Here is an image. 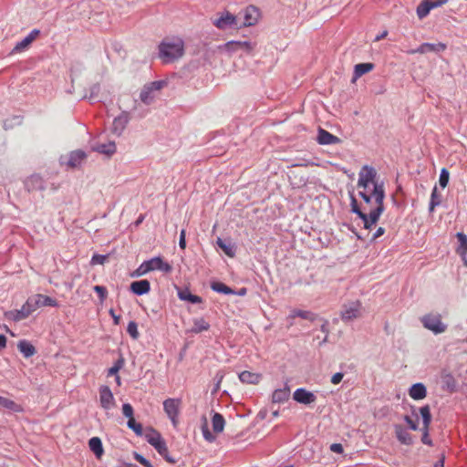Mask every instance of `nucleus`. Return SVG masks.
Segmentation results:
<instances>
[{
  "mask_svg": "<svg viewBox=\"0 0 467 467\" xmlns=\"http://www.w3.org/2000/svg\"><path fill=\"white\" fill-rule=\"evenodd\" d=\"M420 322L426 329L431 331L435 335L445 332L448 327V326L441 321V316L440 314L424 315L420 317Z\"/></svg>",
  "mask_w": 467,
  "mask_h": 467,
  "instance_id": "5",
  "label": "nucleus"
},
{
  "mask_svg": "<svg viewBox=\"0 0 467 467\" xmlns=\"http://www.w3.org/2000/svg\"><path fill=\"white\" fill-rule=\"evenodd\" d=\"M17 348L26 358L33 357L36 352V348L26 339L20 340L17 343Z\"/></svg>",
  "mask_w": 467,
  "mask_h": 467,
  "instance_id": "30",
  "label": "nucleus"
},
{
  "mask_svg": "<svg viewBox=\"0 0 467 467\" xmlns=\"http://www.w3.org/2000/svg\"><path fill=\"white\" fill-rule=\"evenodd\" d=\"M427 51L432 53H441L447 48L446 44L439 42V43H428L427 42Z\"/></svg>",
  "mask_w": 467,
  "mask_h": 467,
  "instance_id": "44",
  "label": "nucleus"
},
{
  "mask_svg": "<svg viewBox=\"0 0 467 467\" xmlns=\"http://www.w3.org/2000/svg\"><path fill=\"white\" fill-rule=\"evenodd\" d=\"M241 382L245 384H258L262 379V375L248 370L242 371L238 375Z\"/></svg>",
  "mask_w": 467,
  "mask_h": 467,
  "instance_id": "28",
  "label": "nucleus"
},
{
  "mask_svg": "<svg viewBox=\"0 0 467 467\" xmlns=\"http://www.w3.org/2000/svg\"><path fill=\"white\" fill-rule=\"evenodd\" d=\"M133 458L144 467H154L152 463L139 452H133Z\"/></svg>",
  "mask_w": 467,
  "mask_h": 467,
  "instance_id": "55",
  "label": "nucleus"
},
{
  "mask_svg": "<svg viewBox=\"0 0 467 467\" xmlns=\"http://www.w3.org/2000/svg\"><path fill=\"white\" fill-rule=\"evenodd\" d=\"M177 296L180 300L186 301L191 304H200L202 302V298L197 295L191 293L188 287L179 288L177 287Z\"/></svg>",
  "mask_w": 467,
  "mask_h": 467,
  "instance_id": "21",
  "label": "nucleus"
},
{
  "mask_svg": "<svg viewBox=\"0 0 467 467\" xmlns=\"http://www.w3.org/2000/svg\"><path fill=\"white\" fill-rule=\"evenodd\" d=\"M127 426L129 429L132 430L137 436L143 435V428L140 422H137L134 419L128 420Z\"/></svg>",
  "mask_w": 467,
  "mask_h": 467,
  "instance_id": "43",
  "label": "nucleus"
},
{
  "mask_svg": "<svg viewBox=\"0 0 467 467\" xmlns=\"http://www.w3.org/2000/svg\"><path fill=\"white\" fill-rule=\"evenodd\" d=\"M420 415L422 420V425L430 426L431 423L432 416L431 413V407L429 405H424L420 408Z\"/></svg>",
  "mask_w": 467,
  "mask_h": 467,
  "instance_id": "40",
  "label": "nucleus"
},
{
  "mask_svg": "<svg viewBox=\"0 0 467 467\" xmlns=\"http://www.w3.org/2000/svg\"><path fill=\"white\" fill-rule=\"evenodd\" d=\"M40 298H42V305H43V306H52V307L58 306L57 301L56 299L48 296H45V295L41 294V297Z\"/></svg>",
  "mask_w": 467,
  "mask_h": 467,
  "instance_id": "56",
  "label": "nucleus"
},
{
  "mask_svg": "<svg viewBox=\"0 0 467 467\" xmlns=\"http://www.w3.org/2000/svg\"><path fill=\"white\" fill-rule=\"evenodd\" d=\"M290 397V388L285 383L284 388L276 389L272 394V402L274 403H284L288 400Z\"/></svg>",
  "mask_w": 467,
  "mask_h": 467,
  "instance_id": "24",
  "label": "nucleus"
},
{
  "mask_svg": "<svg viewBox=\"0 0 467 467\" xmlns=\"http://www.w3.org/2000/svg\"><path fill=\"white\" fill-rule=\"evenodd\" d=\"M94 292L99 296L100 302H104L108 296V290L104 285H95Z\"/></svg>",
  "mask_w": 467,
  "mask_h": 467,
  "instance_id": "52",
  "label": "nucleus"
},
{
  "mask_svg": "<svg viewBox=\"0 0 467 467\" xmlns=\"http://www.w3.org/2000/svg\"><path fill=\"white\" fill-rule=\"evenodd\" d=\"M127 332L133 339H138L140 337V333L138 330V324L137 322L131 320L129 322L127 327Z\"/></svg>",
  "mask_w": 467,
  "mask_h": 467,
  "instance_id": "48",
  "label": "nucleus"
},
{
  "mask_svg": "<svg viewBox=\"0 0 467 467\" xmlns=\"http://www.w3.org/2000/svg\"><path fill=\"white\" fill-rule=\"evenodd\" d=\"M216 244L223 252L229 257H234L236 254V245L232 243L229 239H223L218 237Z\"/></svg>",
  "mask_w": 467,
  "mask_h": 467,
  "instance_id": "23",
  "label": "nucleus"
},
{
  "mask_svg": "<svg viewBox=\"0 0 467 467\" xmlns=\"http://www.w3.org/2000/svg\"><path fill=\"white\" fill-rule=\"evenodd\" d=\"M362 304L359 300L351 301L342 306L340 317L344 322H349L360 316Z\"/></svg>",
  "mask_w": 467,
  "mask_h": 467,
  "instance_id": "8",
  "label": "nucleus"
},
{
  "mask_svg": "<svg viewBox=\"0 0 467 467\" xmlns=\"http://www.w3.org/2000/svg\"><path fill=\"white\" fill-rule=\"evenodd\" d=\"M458 238L459 244L456 248V253L467 254V235H456Z\"/></svg>",
  "mask_w": 467,
  "mask_h": 467,
  "instance_id": "46",
  "label": "nucleus"
},
{
  "mask_svg": "<svg viewBox=\"0 0 467 467\" xmlns=\"http://www.w3.org/2000/svg\"><path fill=\"white\" fill-rule=\"evenodd\" d=\"M40 30L36 28L31 30L26 36H25L21 41L16 44L11 53H20L26 49L32 44V42L40 35Z\"/></svg>",
  "mask_w": 467,
  "mask_h": 467,
  "instance_id": "16",
  "label": "nucleus"
},
{
  "mask_svg": "<svg viewBox=\"0 0 467 467\" xmlns=\"http://www.w3.org/2000/svg\"><path fill=\"white\" fill-rule=\"evenodd\" d=\"M293 399L297 403L310 405L316 401L317 397L314 392L307 390L306 388H298L295 390Z\"/></svg>",
  "mask_w": 467,
  "mask_h": 467,
  "instance_id": "13",
  "label": "nucleus"
},
{
  "mask_svg": "<svg viewBox=\"0 0 467 467\" xmlns=\"http://www.w3.org/2000/svg\"><path fill=\"white\" fill-rule=\"evenodd\" d=\"M41 294L34 295L33 296L28 297V301L30 302L34 311H36L37 308L43 306L42 305V298Z\"/></svg>",
  "mask_w": 467,
  "mask_h": 467,
  "instance_id": "53",
  "label": "nucleus"
},
{
  "mask_svg": "<svg viewBox=\"0 0 467 467\" xmlns=\"http://www.w3.org/2000/svg\"><path fill=\"white\" fill-rule=\"evenodd\" d=\"M213 24L220 30H226L228 28L236 27L237 25L236 16L228 11L223 12L218 18L213 20Z\"/></svg>",
  "mask_w": 467,
  "mask_h": 467,
  "instance_id": "10",
  "label": "nucleus"
},
{
  "mask_svg": "<svg viewBox=\"0 0 467 467\" xmlns=\"http://www.w3.org/2000/svg\"><path fill=\"white\" fill-rule=\"evenodd\" d=\"M441 202V196L438 193L437 186L435 185L431 191V200L429 202V211L432 212L435 207L439 206Z\"/></svg>",
  "mask_w": 467,
  "mask_h": 467,
  "instance_id": "39",
  "label": "nucleus"
},
{
  "mask_svg": "<svg viewBox=\"0 0 467 467\" xmlns=\"http://www.w3.org/2000/svg\"><path fill=\"white\" fill-rule=\"evenodd\" d=\"M259 16L260 12L257 7L254 5L247 6L244 10V22L237 28L254 26L258 21Z\"/></svg>",
  "mask_w": 467,
  "mask_h": 467,
  "instance_id": "14",
  "label": "nucleus"
},
{
  "mask_svg": "<svg viewBox=\"0 0 467 467\" xmlns=\"http://www.w3.org/2000/svg\"><path fill=\"white\" fill-rule=\"evenodd\" d=\"M377 171L374 167L369 165H364L358 172V187L366 189L369 183L373 184V190L375 189V183L383 184L379 182L377 180Z\"/></svg>",
  "mask_w": 467,
  "mask_h": 467,
  "instance_id": "6",
  "label": "nucleus"
},
{
  "mask_svg": "<svg viewBox=\"0 0 467 467\" xmlns=\"http://www.w3.org/2000/svg\"><path fill=\"white\" fill-rule=\"evenodd\" d=\"M99 92H100V85H99V83H95L90 87L89 96L85 95L82 99H88L89 100H97Z\"/></svg>",
  "mask_w": 467,
  "mask_h": 467,
  "instance_id": "50",
  "label": "nucleus"
},
{
  "mask_svg": "<svg viewBox=\"0 0 467 467\" xmlns=\"http://www.w3.org/2000/svg\"><path fill=\"white\" fill-rule=\"evenodd\" d=\"M211 289L218 294L223 295H234L235 293V290H234L232 287L226 285L224 283L220 281H213L211 283Z\"/></svg>",
  "mask_w": 467,
  "mask_h": 467,
  "instance_id": "33",
  "label": "nucleus"
},
{
  "mask_svg": "<svg viewBox=\"0 0 467 467\" xmlns=\"http://www.w3.org/2000/svg\"><path fill=\"white\" fill-rule=\"evenodd\" d=\"M0 406L8 410H11V411H14V412H20L22 411V408L19 404L16 403L14 400H9L7 398H5V397H2L1 398V400H0Z\"/></svg>",
  "mask_w": 467,
  "mask_h": 467,
  "instance_id": "38",
  "label": "nucleus"
},
{
  "mask_svg": "<svg viewBox=\"0 0 467 467\" xmlns=\"http://www.w3.org/2000/svg\"><path fill=\"white\" fill-rule=\"evenodd\" d=\"M159 270L163 273H171L172 271V266L161 255L154 256L149 260L144 261L131 275V276H141L149 272Z\"/></svg>",
  "mask_w": 467,
  "mask_h": 467,
  "instance_id": "4",
  "label": "nucleus"
},
{
  "mask_svg": "<svg viewBox=\"0 0 467 467\" xmlns=\"http://www.w3.org/2000/svg\"><path fill=\"white\" fill-rule=\"evenodd\" d=\"M184 54L183 42H165L162 41L159 45V57L164 63H171Z\"/></svg>",
  "mask_w": 467,
  "mask_h": 467,
  "instance_id": "3",
  "label": "nucleus"
},
{
  "mask_svg": "<svg viewBox=\"0 0 467 467\" xmlns=\"http://www.w3.org/2000/svg\"><path fill=\"white\" fill-rule=\"evenodd\" d=\"M148 431L149 432L145 434V439L148 443H150L167 462L172 464L176 463L177 460L170 454L166 441L161 433L151 427L148 429Z\"/></svg>",
  "mask_w": 467,
  "mask_h": 467,
  "instance_id": "2",
  "label": "nucleus"
},
{
  "mask_svg": "<svg viewBox=\"0 0 467 467\" xmlns=\"http://www.w3.org/2000/svg\"><path fill=\"white\" fill-rule=\"evenodd\" d=\"M99 392L101 408L106 410H111L115 406V399L110 388L107 385H101Z\"/></svg>",
  "mask_w": 467,
  "mask_h": 467,
  "instance_id": "11",
  "label": "nucleus"
},
{
  "mask_svg": "<svg viewBox=\"0 0 467 467\" xmlns=\"http://www.w3.org/2000/svg\"><path fill=\"white\" fill-rule=\"evenodd\" d=\"M317 320H321L322 321V324L320 326L321 332H323L325 335L328 336V334H329V322H328V320L321 318V317H319Z\"/></svg>",
  "mask_w": 467,
  "mask_h": 467,
  "instance_id": "61",
  "label": "nucleus"
},
{
  "mask_svg": "<svg viewBox=\"0 0 467 467\" xmlns=\"http://www.w3.org/2000/svg\"><path fill=\"white\" fill-rule=\"evenodd\" d=\"M317 141L320 145H335L339 143L341 140L325 129L319 127L317 130Z\"/></svg>",
  "mask_w": 467,
  "mask_h": 467,
  "instance_id": "17",
  "label": "nucleus"
},
{
  "mask_svg": "<svg viewBox=\"0 0 467 467\" xmlns=\"http://www.w3.org/2000/svg\"><path fill=\"white\" fill-rule=\"evenodd\" d=\"M421 442L428 446H433L432 440L430 438V433L428 432L422 433Z\"/></svg>",
  "mask_w": 467,
  "mask_h": 467,
  "instance_id": "64",
  "label": "nucleus"
},
{
  "mask_svg": "<svg viewBox=\"0 0 467 467\" xmlns=\"http://www.w3.org/2000/svg\"><path fill=\"white\" fill-rule=\"evenodd\" d=\"M204 424L202 426V433L205 441L209 442H213L216 439V437L210 431L207 424H206V419L204 418Z\"/></svg>",
  "mask_w": 467,
  "mask_h": 467,
  "instance_id": "51",
  "label": "nucleus"
},
{
  "mask_svg": "<svg viewBox=\"0 0 467 467\" xmlns=\"http://www.w3.org/2000/svg\"><path fill=\"white\" fill-rule=\"evenodd\" d=\"M86 159L87 153L83 150H75L70 151L67 156H60L59 162L67 168L76 169L80 167Z\"/></svg>",
  "mask_w": 467,
  "mask_h": 467,
  "instance_id": "7",
  "label": "nucleus"
},
{
  "mask_svg": "<svg viewBox=\"0 0 467 467\" xmlns=\"http://www.w3.org/2000/svg\"><path fill=\"white\" fill-rule=\"evenodd\" d=\"M33 312L35 311L27 299L20 309L5 311V317L14 322H19L27 318Z\"/></svg>",
  "mask_w": 467,
  "mask_h": 467,
  "instance_id": "9",
  "label": "nucleus"
},
{
  "mask_svg": "<svg viewBox=\"0 0 467 467\" xmlns=\"http://www.w3.org/2000/svg\"><path fill=\"white\" fill-rule=\"evenodd\" d=\"M409 395L415 400H420L427 396V388L421 382L414 383L409 389Z\"/></svg>",
  "mask_w": 467,
  "mask_h": 467,
  "instance_id": "22",
  "label": "nucleus"
},
{
  "mask_svg": "<svg viewBox=\"0 0 467 467\" xmlns=\"http://www.w3.org/2000/svg\"><path fill=\"white\" fill-rule=\"evenodd\" d=\"M165 85V80H155L146 84V86L148 87V88H150L151 92L161 89Z\"/></svg>",
  "mask_w": 467,
  "mask_h": 467,
  "instance_id": "54",
  "label": "nucleus"
},
{
  "mask_svg": "<svg viewBox=\"0 0 467 467\" xmlns=\"http://www.w3.org/2000/svg\"><path fill=\"white\" fill-rule=\"evenodd\" d=\"M412 415L415 416L416 420H412L410 416L405 415L403 417V420L408 424L410 430L417 431L419 430L418 414L416 413V410L414 407H412Z\"/></svg>",
  "mask_w": 467,
  "mask_h": 467,
  "instance_id": "41",
  "label": "nucleus"
},
{
  "mask_svg": "<svg viewBox=\"0 0 467 467\" xmlns=\"http://www.w3.org/2000/svg\"><path fill=\"white\" fill-rule=\"evenodd\" d=\"M124 364H125V358L122 355L121 352L119 353V358L118 359L114 362L113 366L114 368H116L118 370H120L123 367H124Z\"/></svg>",
  "mask_w": 467,
  "mask_h": 467,
  "instance_id": "59",
  "label": "nucleus"
},
{
  "mask_svg": "<svg viewBox=\"0 0 467 467\" xmlns=\"http://www.w3.org/2000/svg\"><path fill=\"white\" fill-rule=\"evenodd\" d=\"M289 318L300 317L302 319L315 322L319 318V316L316 313L301 309H293L288 317Z\"/></svg>",
  "mask_w": 467,
  "mask_h": 467,
  "instance_id": "26",
  "label": "nucleus"
},
{
  "mask_svg": "<svg viewBox=\"0 0 467 467\" xmlns=\"http://www.w3.org/2000/svg\"><path fill=\"white\" fill-rule=\"evenodd\" d=\"M394 432L397 440L404 445L413 444L412 435L400 424L394 425Z\"/></svg>",
  "mask_w": 467,
  "mask_h": 467,
  "instance_id": "19",
  "label": "nucleus"
},
{
  "mask_svg": "<svg viewBox=\"0 0 467 467\" xmlns=\"http://www.w3.org/2000/svg\"><path fill=\"white\" fill-rule=\"evenodd\" d=\"M221 51H224L231 55L241 50L239 40H231L218 47Z\"/></svg>",
  "mask_w": 467,
  "mask_h": 467,
  "instance_id": "36",
  "label": "nucleus"
},
{
  "mask_svg": "<svg viewBox=\"0 0 467 467\" xmlns=\"http://www.w3.org/2000/svg\"><path fill=\"white\" fill-rule=\"evenodd\" d=\"M450 181V172L446 168H442L440 172L439 176V184L440 186L444 189Z\"/></svg>",
  "mask_w": 467,
  "mask_h": 467,
  "instance_id": "47",
  "label": "nucleus"
},
{
  "mask_svg": "<svg viewBox=\"0 0 467 467\" xmlns=\"http://www.w3.org/2000/svg\"><path fill=\"white\" fill-rule=\"evenodd\" d=\"M153 92L148 88L146 85L143 86L140 93V99L146 105H150L153 100Z\"/></svg>",
  "mask_w": 467,
  "mask_h": 467,
  "instance_id": "42",
  "label": "nucleus"
},
{
  "mask_svg": "<svg viewBox=\"0 0 467 467\" xmlns=\"http://www.w3.org/2000/svg\"><path fill=\"white\" fill-rule=\"evenodd\" d=\"M130 291L139 296L147 295L150 291V283L147 279L133 281L130 285Z\"/></svg>",
  "mask_w": 467,
  "mask_h": 467,
  "instance_id": "18",
  "label": "nucleus"
},
{
  "mask_svg": "<svg viewBox=\"0 0 467 467\" xmlns=\"http://www.w3.org/2000/svg\"><path fill=\"white\" fill-rule=\"evenodd\" d=\"M426 46H427V42H424V43L420 44L417 48L409 50L408 54L412 55V54H416V53H419V54L428 53Z\"/></svg>",
  "mask_w": 467,
  "mask_h": 467,
  "instance_id": "58",
  "label": "nucleus"
},
{
  "mask_svg": "<svg viewBox=\"0 0 467 467\" xmlns=\"http://www.w3.org/2000/svg\"><path fill=\"white\" fill-rule=\"evenodd\" d=\"M329 449H330L331 451L336 452V453H339V454L343 453V451H344L343 446H342L341 443H332L330 445Z\"/></svg>",
  "mask_w": 467,
  "mask_h": 467,
  "instance_id": "63",
  "label": "nucleus"
},
{
  "mask_svg": "<svg viewBox=\"0 0 467 467\" xmlns=\"http://www.w3.org/2000/svg\"><path fill=\"white\" fill-rule=\"evenodd\" d=\"M110 254H94L91 257L90 264L92 265H104Z\"/></svg>",
  "mask_w": 467,
  "mask_h": 467,
  "instance_id": "49",
  "label": "nucleus"
},
{
  "mask_svg": "<svg viewBox=\"0 0 467 467\" xmlns=\"http://www.w3.org/2000/svg\"><path fill=\"white\" fill-rule=\"evenodd\" d=\"M210 328V324L202 317L195 318L191 331L194 334H199L202 331H207Z\"/></svg>",
  "mask_w": 467,
  "mask_h": 467,
  "instance_id": "37",
  "label": "nucleus"
},
{
  "mask_svg": "<svg viewBox=\"0 0 467 467\" xmlns=\"http://www.w3.org/2000/svg\"><path fill=\"white\" fill-rule=\"evenodd\" d=\"M344 372H337L331 377V383L334 385L339 384L343 379Z\"/></svg>",
  "mask_w": 467,
  "mask_h": 467,
  "instance_id": "62",
  "label": "nucleus"
},
{
  "mask_svg": "<svg viewBox=\"0 0 467 467\" xmlns=\"http://www.w3.org/2000/svg\"><path fill=\"white\" fill-rule=\"evenodd\" d=\"M26 186L28 187V190H37V191H43L46 189L45 182L39 175H32L27 182Z\"/></svg>",
  "mask_w": 467,
  "mask_h": 467,
  "instance_id": "32",
  "label": "nucleus"
},
{
  "mask_svg": "<svg viewBox=\"0 0 467 467\" xmlns=\"http://www.w3.org/2000/svg\"><path fill=\"white\" fill-rule=\"evenodd\" d=\"M373 195L375 198L376 207L372 209L368 213H365V218H360L364 223L365 229H370V227L379 221V216L384 211L383 202L385 199V189L383 184L375 183Z\"/></svg>",
  "mask_w": 467,
  "mask_h": 467,
  "instance_id": "1",
  "label": "nucleus"
},
{
  "mask_svg": "<svg viewBox=\"0 0 467 467\" xmlns=\"http://www.w3.org/2000/svg\"><path fill=\"white\" fill-rule=\"evenodd\" d=\"M179 404L180 400L175 399H167L163 401V410L174 425L179 415Z\"/></svg>",
  "mask_w": 467,
  "mask_h": 467,
  "instance_id": "15",
  "label": "nucleus"
},
{
  "mask_svg": "<svg viewBox=\"0 0 467 467\" xmlns=\"http://www.w3.org/2000/svg\"><path fill=\"white\" fill-rule=\"evenodd\" d=\"M375 67L373 63H359L355 65L353 72V81L359 78L363 75L370 72Z\"/></svg>",
  "mask_w": 467,
  "mask_h": 467,
  "instance_id": "29",
  "label": "nucleus"
},
{
  "mask_svg": "<svg viewBox=\"0 0 467 467\" xmlns=\"http://www.w3.org/2000/svg\"><path fill=\"white\" fill-rule=\"evenodd\" d=\"M92 150L106 156H111L116 152V144L114 141H109L108 143H97L92 146Z\"/></svg>",
  "mask_w": 467,
  "mask_h": 467,
  "instance_id": "25",
  "label": "nucleus"
},
{
  "mask_svg": "<svg viewBox=\"0 0 467 467\" xmlns=\"http://www.w3.org/2000/svg\"><path fill=\"white\" fill-rule=\"evenodd\" d=\"M122 413L123 415L128 418V420L134 419V410L132 406L130 403H123L122 405Z\"/></svg>",
  "mask_w": 467,
  "mask_h": 467,
  "instance_id": "57",
  "label": "nucleus"
},
{
  "mask_svg": "<svg viewBox=\"0 0 467 467\" xmlns=\"http://www.w3.org/2000/svg\"><path fill=\"white\" fill-rule=\"evenodd\" d=\"M432 10L431 0H422L416 9V14L419 17V19L425 18L430 12Z\"/></svg>",
  "mask_w": 467,
  "mask_h": 467,
  "instance_id": "35",
  "label": "nucleus"
},
{
  "mask_svg": "<svg viewBox=\"0 0 467 467\" xmlns=\"http://www.w3.org/2000/svg\"><path fill=\"white\" fill-rule=\"evenodd\" d=\"M212 425L213 431L215 433L222 432L225 426V420L223 416L219 412L213 411Z\"/></svg>",
  "mask_w": 467,
  "mask_h": 467,
  "instance_id": "31",
  "label": "nucleus"
},
{
  "mask_svg": "<svg viewBox=\"0 0 467 467\" xmlns=\"http://www.w3.org/2000/svg\"><path fill=\"white\" fill-rule=\"evenodd\" d=\"M442 388L449 392H455L457 390V383L455 378L447 373L441 377Z\"/></svg>",
  "mask_w": 467,
  "mask_h": 467,
  "instance_id": "34",
  "label": "nucleus"
},
{
  "mask_svg": "<svg viewBox=\"0 0 467 467\" xmlns=\"http://www.w3.org/2000/svg\"><path fill=\"white\" fill-rule=\"evenodd\" d=\"M89 450L95 454L97 459H100L104 454L102 441L99 437H92L88 440Z\"/></svg>",
  "mask_w": 467,
  "mask_h": 467,
  "instance_id": "27",
  "label": "nucleus"
},
{
  "mask_svg": "<svg viewBox=\"0 0 467 467\" xmlns=\"http://www.w3.org/2000/svg\"><path fill=\"white\" fill-rule=\"evenodd\" d=\"M129 121V112L122 111L119 116L114 118L112 122L111 132L118 137L121 136Z\"/></svg>",
  "mask_w": 467,
  "mask_h": 467,
  "instance_id": "12",
  "label": "nucleus"
},
{
  "mask_svg": "<svg viewBox=\"0 0 467 467\" xmlns=\"http://www.w3.org/2000/svg\"><path fill=\"white\" fill-rule=\"evenodd\" d=\"M240 47L241 50H244L246 53H250L253 50L254 46L250 41H240Z\"/></svg>",
  "mask_w": 467,
  "mask_h": 467,
  "instance_id": "60",
  "label": "nucleus"
},
{
  "mask_svg": "<svg viewBox=\"0 0 467 467\" xmlns=\"http://www.w3.org/2000/svg\"><path fill=\"white\" fill-rule=\"evenodd\" d=\"M306 237L308 239L312 238V243L310 240L306 241V239H301V241L310 243L309 246L314 249L327 246L331 242V235H306Z\"/></svg>",
  "mask_w": 467,
  "mask_h": 467,
  "instance_id": "20",
  "label": "nucleus"
},
{
  "mask_svg": "<svg viewBox=\"0 0 467 467\" xmlns=\"http://www.w3.org/2000/svg\"><path fill=\"white\" fill-rule=\"evenodd\" d=\"M350 206H351V212L358 216V218H365V213H363L358 203L357 199L353 195V193H350Z\"/></svg>",
  "mask_w": 467,
  "mask_h": 467,
  "instance_id": "45",
  "label": "nucleus"
}]
</instances>
